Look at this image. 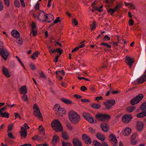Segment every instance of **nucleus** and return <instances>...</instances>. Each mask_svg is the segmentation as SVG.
Returning <instances> with one entry per match:
<instances>
[{"label": "nucleus", "mask_w": 146, "mask_h": 146, "mask_svg": "<svg viewBox=\"0 0 146 146\" xmlns=\"http://www.w3.org/2000/svg\"><path fill=\"white\" fill-rule=\"evenodd\" d=\"M69 119L73 124H77L80 121V117L77 113L72 111L69 113Z\"/></svg>", "instance_id": "nucleus-1"}, {"label": "nucleus", "mask_w": 146, "mask_h": 146, "mask_svg": "<svg viewBox=\"0 0 146 146\" xmlns=\"http://www.w3.org/2000/svg\"><path fill=\"white\" fill-rule=\"evenodd\" d=\"M51 126L53 129L56 132H60L63 131L62 124L58 119L54 120L51 123Z\"/></svg>", "instance_id": "nucleus-2"}, {"label": "nucleus", "mask_w": 146, "mask_h": 146, "mask_svg": "<svg viewBox=\"0 0 146 146\" xmlns=\"http://www.w3.org/2000/svg\"><path fill=\"white\" fill-rule=\"evenodd\" d=\"M54 110L56 111V114L59 116H62L65 114V111L62 108H60L58 105H56L54 106Z\"/></svg>", "instance_id": "nucleus-3"}, {"label": "nucleus", "mask_w": 146, "mask_h": 146, "mask_svg": "<svg viewBox=\"0 0 146 146\" xmlns=\"http://www.w3.org/2000/svg\"><path fill=\"white\" fill-rule=\"evenodd\" d=\"M143 97V95L142 94H139L131 100L130 101L131 104L134 105L137 104L142 99Z\"/></svg>", "instance_id": "nucleus-4"}, {"label": "nucleus", "mask_w": 146, "mask_h": 146, "mask_svg": "<svg viewBox=\"0 0 146 146\" xmlns=\"http://www.w3.org/2000/svg\"><path fill=\"white\" fill-rule=\"evenodd\" d=\"M33 109L34 112V115L38 117V118L39 119H42V114L39 108L36 104H34Z\"/></svg>", "instance_id": "nucleus-5"}, {"label": "nucleus", "mask_w": 146, "mask_h": 146, "mask_svg": "<svg viewBox=\"0 0 146 146\" xmlns=\"http://www.w3.org/2000/svg\"><path fill=\"white\" fill-rule=\"evenodd\" d=\"M0 54L5 60H7L10 53L5 48H2L0 49Z\"/></svg>", "instance_id": "nucleus-6"}, {"label": "nucleus", "mask_w": 146, "mask_h": 146, "mask_svg": "<svg viewBox=\"0 0 146 146\" xmlns=\"http://www.w3.org/2000/svg\"><path fill=\"white\" fill-rule=\"evenodd\" d=\"M115 104V102L114 100H109L104 103V104L106 107V109H110Z\"/></svg>", "instance_id": "nucleus-7"}, {"label": "nucleus", "mask_w": 146, "mask_h": 146, "mask_svg": "<svg viewBox=\"0 0 146 146\" xmlns=\"http://www.w3.org/2000/svg\"><path fill=\"white\" fill-rule=\"evenodd\" d=\"M132 116L130 115H125L122 117V121L125 123H128L132 119Z\"/></svg>", "instance_id": "nucleus-8"}, {"label": "nucleus", "mask_w": 146, "mask_h": 146, "mask_svg": "<svg viewBox=\"0 0 146 146\" xmlns=\"http://www.w3.org/2000/svg\"><path fill=\"white\" fill-rule=\"evenodd\" d=\"M125 60L126 64L129 66L130 68L131 69L132 66L134 62V61L133 60V58L129 56H126Z\"/></svg>", "instance_id": "nucleus-9"}, {"label": "nucleus", "mask_w": 146, "mask_h": 146, "mask_svg": "<svg viewBox=\"0 0 146 146\" xmlns=\"http://www.w3.org/2000/svg\"><path fill=\"white\" fill-rule=\"evenodd\" d=\"M82 138L84 141L88 144H90L91 143V140L90 137L85 134H83Z\"/></svg>", "instance_id": "nucleus-10"}, {"label": "nucleus", "mask_w": 146, "mask_h": 146, "mask_svg": "<svg viewBox=\"0 0 146 146\" xmlns=\"http://www.w3.org/2000/svg\"><path fill=\"white\" fill-rule=\"evenodd\" d=\"M45 16V13L43 11H41L39 13V15L37 16V18L40 21H46V20H44Z\"/></svg>", "instance_id": "nucleus-11"}, {"label": "nucleus", "mask_w": 146, "mask_h": 146, "mask_svg": "<svg viewBox=\"0 0 146 146\" xmlns=\"http://www.w3.org/2000/svg\"><path fill=\"white\" fill-rule=\"evenodd\" d=\"M72 143L74 146H82V144L79 139L77 138L73 139Z\"/></svg>", "instance_id": "nucleus-12"}, {"label": "nucleus", "mask_w": 146, "mask_h": 146, "mask_svg": "<svg viewBox=\"0 0 146 146\" xmlns=\"http://www.w3.org/2000/svg\"><path fill=\"white\" fill-rule=\"evenodd\" d=\"M21 131H20V133L21 138H25L27 136V131L26 129L23 127H21Z\"/></svg>", "instance_id": "nucleus-13"}, {"label": "nucleus", "mask_w": 146, "mask_h": 146, "mask_svg": "<svg viewBox=\"0 0 146 146\" xmlns=\"http://www.w3.org/2000/svg\"><path fill=\"white\" fill-rule=\"evenodd\" d=\"M11 34L13 37L18 38L20 36V35L18 31L15 30H13L11 32Z\"/></svg>", "instance_id": "nucleus-14"}, {"label": "nucleus", "mask_w": 146, "mask_h": 146, "mask_svg": "<svg viewBox=\"0 0 146 146\" xmlns=\"http://www.w3.org/2000/svg\"><path fill=\"white\" fill-rule=\"evenodd\" d=\"M144 124L141 121H138L137 123L136 127L138 131H141L143 129Z\"/></svg>", "instance_id": "nucleus-15"}, {"label": "nucleus", "mask_w": 146, "mask_h": 146, "mask_svg": "<svg viewBox=\"0 0 146 146\" xmlns=\"http://www.w3.org/2000/svg\"><path fill=\"white\" fill-rule=\"evenodd\" d=\"M96 137L102 141H104L105 139V136L102 134L100 132L98 133L96 135Z\"/></svg>", "instance_id": "nucleus-16"}, {"label": "nucleus", "mask_w": 146, "mask_h": 146, "mask_svg": "<svg viewBox=\"0 0 146 146\" xmlns=\"http://www.w3.org/2000/svg\"><path fill=\"white\" fill-rule=\"evenodd\" d=\"M2 72L3 74L6 77L9 78L10 76V75L8 69L4 66H3L2 68Z\"/></svg>", "instance_id": "nucleus-17"}, {"label": "nucleus", "mask_w": 146, "mask_h": 146, "mask_svg": "<svg viewBox=\"0 0 146 146\" xmlns=\"http://www.w3.org/2000/svg\"><path fill=\"white\" fill-rule=\"evenodd\" d=\"M101 127L102 130L105 132H108L109 129V127L107 126V124L104 123H102Z\"/></svg>", "instance_id": "nucleus-18"}, {"label": "nucleus", "mask_w": 146, "mask_h": 146, "mask_svg": "<svg viewBox=\"0 0 146 146\" xmlns=\"http://www.w3.org/2000/svg\"><path fill=\"white\" fill-rule=\"evenodd\" d=\"M32 27V32L33 33V35L34 36H35L37 34V30L36 29V26L35 23L33 22V23Z\"/></svg>", "instance_id": "nucleus-19"}, {"label": "nucleus", "mask_w": 146, "mask_h": 146, "mask_svg": "<svg viewBox=\"0 0 146 146\" xmlns=\"http://www.w3.org/2000/svg\"><path fill=\"white\" fill-rule=\"evenodd\" d=\"M20 93L21 94H24L27 93V90L26 86H23L19 89Z\"/></svg>", "instance_id": "nucleus-20"}, {"label": "nucleus", "mask_w": 146, "mask_h": 146, "mask_svg": "<svg viewBox=\"0 0 146 146\" xmlns=\"http://www.w3.org/2000/svg\"><path fill=\"white\" fill-rule=\"evenodd\" d=\"M131 128L129 127H126L124 130L123 134L125 136L128 135L131 133Z\"/></svg>", "instance_id": "nucleus-21"}, {"label": "nucleus", "mask_w": 146, "mask_h": 146, "mask_svg": "<svg viewBox=\"0 0 146 146\" xmlns=\"http://www.w3.org/2000/svg\"><path fill=\"white\" fill-rule=\"evenodd\" d=\"M59 139V137L57 135L54 136L53 137L52 141V144L53 145H56L57 144V141Z\"/></svg>", "instance_id": "nucleus-22"}, {"label": "nucleus", "mask_w": 146, "mask_h": 146, "mask_svg": "<svg viewBox=\"0 0 146 146\" xmlns=\"http://www.w3.org/2000/svg\"><path fill=\"white\" fill-rule=\"evenodd\" d=\"M110 137L111 138V141L114 142V144L115 145L117 143V139L116 137L114 135L111 134L110 135Z\"/></svg>", "instance_id": "nucleus-23"}, {"label": "nucleus", "mask_w": 146, "mask_h": 146, "mask_svg": "<svg viewBox=\"0 0 146 146\" xmlns=\"http://www.w3.org/2000/svg\"><path fill=\"white\" fill-rule=\"evenodd\" d=\"M146 116V111H143L137 115L138 118H142Z\"/></svg>", "instance_id": "nucleus-24"}, {"label": "nucleus", "mask_w": 146, "mask_h": 146, "mask_svg": "<svg viewBox=\"0 0 146 146\" xmlns=\"http://www.w3.org/2000/svg\"><path fill=\"white\" fill-rule=\"evenodd\" d=\"M62 136L63 139L65 140H68L69 138V137L67 133L65 131H63L62 132Z\"/></svg>", "instance_id": "nucleus-25"}, {"label": "nucleus", "mask_w": 146, "mask_h": 146, "mask_svg": "<svg viewBox=\"0 0 146 146\" xmlns=\"http://www.w3.org/2000/svg\"><path fill=\"white\" fill-rule=\"evenodd\" d=\"M145 77L143 76V75L140 76L139 78L137 79V82L139 83H142L146 81V80H145Z\"/></svg>", "instance_id": "nucleus-26"}, {"label": "nucleus", "mask_w": 146, "mask_h": 146, "mask_svg": "<svg viewBox=\"0 0 146 146\" xmlns=\"http://www.w3.org/2000/svg\"><path fill=\"white\" fill-rule=\"evenodd\" d=\"M90 106L92 108L96 109L100 108L101 107L100 104L95 103H93L91 104Z\"/></svg>", "instance_id": "nucleus-27"}, {"label": "nucleus", "mask_w": 146, "mask_h": 146, "mask_svg": "<svg viewBox=\"0 0 146 146\" xmlns=\"http://www.w3.org/2000/svg\"><path fill=\"white\" fill-rule=\"evenodd\" d=\"M135 106H132L128 107L126 108L127 111L129 113L132 112L135 109Z\"/></svg>", "instance_id": "nucleus-28"}, {"label": "nucleus", "mask_w": 146, "mask_h": 146, "mask_svg": "<svg viewBox=\"0 0 146 146\" xmlns=\"http://www.w3.org/2000/svg\"><path fill=\"white\" fill-rule=\"evenodd\" d=\"M61 100L63 102L67 104H71L72 102V101L67 99H61Z\"/></svg>", "instance_id": "nucleus-29"}, {"label": "nucleus", "mask_w": 146, "mask_h": 146, "mask_svg": "<svg viewBox=\"0 0 146 146\" xmlns=\"http://www.w3.org/2000/svg\"><path fill=\"white\" fill-rule=\"evenodd\" d=\"M39 131L40 134H42V135H44L45 133V130L44 129L42 125H40L39 127Z\"/></svg>", "instance_id": "nucleus-30"}, {"label": "nucleus", "mask_w": 146, "mask_h": 146, "mask_svg": "<svg viewBox=\"0 0 146 146\" xmlns=\"http://www.w3.org/2000/svg\"><path fill=\"white\" fill-rule=\"evenodd\" d=\"M9 115V113L6 112L0 113V117H1L8 118Z\"/></svg>", "instance_id": "nucleus-31"}, {"label": "nucleus", "mask_w": 146, "mask_h": 146, "mask_svg": "<svg viewBox=\"0 0 146 146\" xmlns=\"http://www.w3.org/2000/svg\"><path fill=\"white\" fill-rule=\"evenodd\" d=\"M39 53L38 51H36L34 52L32 55L31 56V58L33 60H35L36 58H37L38 56Z\"/></svg>", "instance_id": "nucleus-32"}, {"label": "nucleus", "mask_w": 146, "mask_h": 146, "mask_svg": "<svg viewBox=\"0 0 146 146\" xmlns=\"http://www.w3.org/2000/svg\"><path fill=\"white\" fill-rule=\"evenodd\" d=\"M96 117L98 120L104 121L103 114H98L97 115H96Z\"/></svg>", "instance_id": "nucleus-33"}, {"label": "nucleus", "mask_w": 146, "mask_h": 146, "mask_svg": "<svg viewBox=\"0 0 146 146\" xmlns=\"http://www.w3.org/2000/svg\"><path fill=\"white\" fill-rule=\"evenodd\" d=\"M103 117L104 121H105V120H109L111 118V116L108 114H103Z\"/></svg>", "instance_id": "nucleus-34"}, {"label": "nucleus", "mask_w": 146, "mask_h": 146, "mask_svg": "<svg viewBox=\"0 0 146 146\" xmlns=\"http://www.w3.org/2000/svg\"><path fill=\"white\" fill-rule=\"evenodd\" d=\"M140 109L144 111H146V103L145 102L143 103L141 105Z\"/></svg>", "instance_id": "nucleus-35"}, {"label": "nucleus", "mask_w": 146, "mask_h": 146, "mask_svg": "<svg viewBox=\"0 0 146 146\" xmlns=\"http://www.w3.org/2000/svg\"><path fill=\"white\" fill-rule=\"evenodd\" d=\"M83 117L86 120L91 116V115L90 113L86 112L83 113Z\"/></svg>", "instance_id": "nucleus-36"}, {"label": "nucleus", "mask_w": 146, "mask_h": 146, "mask_svg": "<svg viewBox=\"0 0 146 146\" xmlns=\"http://www.w3.org/2000/svg\"><path fill=\"white\" fill-rule=\"evenodd\" d=\"M107 11L108 14L112 15L113 13L115 12V10L112 8H110L107 9Z\"/></svg>", "instance_id": "nucleus-37"}, {"label": "nucleus", "mask_w": 146, "mask_h": 146, "mask_svg": "<svg viewBox=\"0 0 146 146\" xmlns=\"http://www.w3.org/2000/svg\"><path fill=\"white\" fill-rule=\"evenodd\" d=\"M91 31L94 30L96 28V21H94L92 22V25H90Z\"/></svg>", "instance_id": "nucleus-38"}, {"label": "nucleus", "mask_w": 146, "mask_h": 146, "mask_svg": "<svg viewBox=\"0 0 146 146\" xmlns=\"http://www.w3.org/2000/svg\"><path fill=\"white\" fill-rule=\"evenodd\" d=\"M108 61L106 60L103 63V66L102 67V68L104 69L107 68L108 67Z\"/></svg>", "instance_id": "nucleus-39"}, {"label": "nucleus", "mask_w": 146, "mask_h": 146, "mask_svg": "<svg viewBox=\"0 0 146 146\" xmlns=\"http://www.w3.org/2000/svg\"><path fill=\"white\" fill-rule=\"evenodd\" d=\"M93 143L95 146H102V143L101 144L100 142L95 140L93 141Z\"/></svg>", "instance_id": "nucleus-40"}, {"label": "nucleus", "mask_w": 146, "mask_h": 146, "mask_svg": "<svg viewBox=\"0 0 146 146\" xmlns=\"http://www.w3.org/2000/svg\"><path fill=\"white\" fill-rule=\"evenodd\" d=\"M101 45H103L106 46L105 48L107 47L108 48H111V46L110 45L108 44L107 43L104 42H102L100 43Z\"/></svg>", "instance_id": "nucleus-41"}, {"label": "nucleus", "mask_w": 146, "mask_h": 146, "mask_svg": "<svg viewBox=\"0 0 146 146\" xmlns=\"http://www.w3.org/2000/svg\"><path fill=\"white\" fill-rule=\"evenodd\" d=\"M115 0H105V2L108 4L112 5Z\"/></svg>", "instance_id": "nucleus-42"}, {"label": "nucleus", "mask_w": 146, "mask_h": 146, "mask_svg": "<svg viewBox=\"0 0 146 146\" xmlns=\"http://www.w3.org/2000/svg\"><path fill=\"white\" fill-rule=\"evenodd\" d=\"M48 15H50L51 16V18L52 19V20H53L54 19V17L52 15H51V14H50V15L49 14H45V16L44 17V20H46H46L48 19Z\"/></svg>", "instance_id": "nucleus-43"}, {"label": "nucleus", "mask_w": 146, "mask_h": 146, "mask_svg": "<svg viewBox=\"0 0 146 146\" xmlns=\"http://www.w3.org/2000/svg\"><path fill=\"white\" fill-rule=\"evenodd\" d=\"M87 120H88L90 123H93L94 122V119L91 116L89 118H88Z\"/></svg>", "instance_id": "nucleus-44"}, {"label": "nucleus", "mask_w": 146, "mask_h": 146, "mask_svg": "<svg viewBox=\"0 0 146 146\" xmlns=\"http://www.w3.org/2000/svg\"><path fill=\"white\" fill-rule=\"evenodd\" d=\"M131 144L132 145H136L137 144V141L135 139H131Z\"/></svg>", "instance_id": "nucleus-45"}, {"label": "nucleus", "mask_w": 146, "mask_h": 146, "mask_svg": "<svg viewBox=\"0 0 146 146\" xmlns=\"http://www.w3.org/2000/svg\"><path fill=\"white\" fill-rule=\"evenodd\" d=\"M22 100L24 101L27 102L28 101V98L26 95L25 94L22 96Z\"/></svg>", "instance_id": "nucleus-46"}, {"label": "nucleus", "mask_w": 146, "mask_h": 146, "mask_svg": "<svg viewBox=\"0 0 146 146\" xmlns=\"http://www.w3.org/2000/svg\"><path fill=\"white\" fill-rule=\"evenodd\" d=\"M66 126L67 127V128L70 130H72V127L71 126V124L69 123H66Z\"/></svg>", "instance_id": "nucleus-47"}, {"label": "nucleus", "mask_w": 146, "mask_h": 146, "mask_svg": "<svg viewBox=\"0 0 146 146\" xmlns=\"http://www.w3.org/2000/svg\"><path fill=\"white\" fill-rule=\"evenodd\" d=\"M15 5V6L19 7H20V4L19 1L17 0H15L14 1Z\"/></svg>", "instance_id": "nucleus-48"}, {"label": "nucleus", "mask_w": 146, "mask_h": 146, "mask_svg": "<svg viewBox=\"0 0 146 146\" xmlns=\"http://www.w3.org/2000/svg\"><path fill=\"white\" fill-rule=\"evenodd\" d=\"M50 48H51L50 47H49V52L50 54H52V53H55L56 52H57L56 49H54L53 50H50Z\"/></svg>", "instance_id": "nucleus-49"}, {"label": "nucleus", "mask_w": 146, "mask_h": 146, "mask_svg": "<svg viewBox=\"0 0 146 146\" xmlns=\"http://www.w3.org/2000/svg\"><path fill=\"white\" fill-rule=\"evenodd\" d=\"M13 124H11L9 125L8 126V131H11L13 128Z\"/></svg>", "instance_id": "nucleus-50"}, {"label": "nucleus", "mask_w": 146, "mask_h": 146, "mask_svg": "<svg viewBox=\"0 0 146 146\" xmlns=\"http://www.w3.org/2000/svg\"><path fill=\"white\" fill-rule=\"evenodd\" d=\"M90 91L92 92H94L96 91V89L94 87L92 86H91L89 87Z\"/></svg>", "instance_id": "nucleus-51"}, {"label": "nucleus", "mask_w": 146, "mask_h": 146, "mask_svg": "<svg viewBox=\"0 0 146 146\" xmlns=\"http://www.w3.org/2000/svg\"><path fill=\"white\" fill-rule=\"evenodd\" d=\"M60 17H58L57 18L54 20L53 24L57 23L58 22H60L61 21L60 20Z\"/></svg>", "instance_id": "nucleus-52"}, {"label": "nucleus", "mask_w": 146, "mask_h": 146, "mask_svg": "<svg viewBox=\"0 0 146 146\" xmlns=\"http://www.w3.org/2000/svg\"><path fill=\"white\" fill-rule=\"evenodd\" d=\"M81 101L84 103L90 102L89 100L85 99H82L81 100Z\"/></svg>", "instance_id": "nucleus-53"}, {"label": "nucleus", "mask_w": 146, "mask_h": 146, "mask_svg": "<svg viewBox=\"0 0 146 146\" xmlns=\"http://www.w3.org/2000/svg\"><path fill=\"white\" fill-rule=\"evenodd\" d=\"M72 23L75 26H77L78 24V21L75 19H73Z\"/></svg>", "instance_id": "nucleus-54"}, {"label": "nucleus", "mask_w": 146, "mask_h": 146, "mask_svg": "<svg viewBox=\"0 0 146 146\" xmlns=\"http://www.w3.org/2000/svg\"><path fill=\"white\" fill-rule=\"evenodd\" d=\"M6 5L9 7V0H3Z\"/></svg>", "instance_id": "nucleus-55"}, {"label": "nucleus", "mask_w": 146, "mask_h": 146, "mask_svg": "<svg viewBox=\"0 0 146 146\" xmlns=\"http://www.w3.org/2000/svg\"><path fill=\"white\" fill-rule=\"evenodd\" d=\"M78 78L80 80H81L82 79H84V80H85L86 81H90V80L88 79V78H84V77H78Z\"/></svg>", "instance_id": "nucleus-56"}, {"label": "nucleus", "mask_w": 146, "mask_h": 146, "mask_svg": "<svg viewBox=\"0 0 146 146\" xmlns=\"http://www.w3.org/2000/svg\"><path fill=\"white\" fill-rule=\"evenodd\" d=\"M80 90L82 91H84L87 90V88L84 86H82L80 87Z\"/></svg>", "instance_id": "nucleus-57"}, {"label": "nucleus", "mask_w": 146, "mask_h": 146, "mask_svg": "<svg viewBox=\"0 0 146 146\" xmlns=\"http://www.w3.org/2000/svg\"><path fill=\"white\" fill-rule=\"evenodd\" d=\"M89 131L92 133H94L95 132V130L93 128L90 127L88 128Z\"/></svg>", "instance_id": "nucleus-58"}, {"label": "nucleus", "mask_w": 146, "mask_h": 146, "mask_svg": "<svg viewBox=\"0 0 146 146\" xmlns=\"http://www.w3.org/2000/svg\"><path fill=\"white\" fill-rule=\"evenodd\" d=\"M7 135L8 137L10 138L13 139H14L15 138V137L11 133H9Z\"/></svg>", "instance_id": "nucleus-59"}, {"label": "nucleus", "mask_w": 146, "mask_h": 146, "mask_svg": "<svg viewBox=\"0 0 146 146\" xmlns=\"http://www.w3.org/2000/svg\"><path fill=\"white\" fill-rule=\"evenodd\" d=\"M74 97L77 99H81L82 98V96L76 94H74Z\"/></svg>", "instance_id": "nucleus-60"}, {"label": "nucleus", "mask_w": 146, "mask_h": 146, "mask_svg": "<svg viewBox=\"0 0 146 146\" xmlns=\"http://www.w3.org/2000/svg\"><path fill=\"white\" fill-rule=\"evenodd\" d=\"M57 52H58L60 55L62 53V49H61L60 48H58L56 49Z\"/></svg>", "instance_id": "nucleus-61"}, {"label": "nucleus", "mask_w": 146, "mask_h": 146, "mask_svg": "<svg viewBox=\"0 0 146 146\" xmlns=\"http://www.w3.org/2000/svg\"><path fill=\"white\" fill-rule=\"evenodd\" d=\"M133 24V21L132 19H130L129 21V24L131 26Z\"/></svg>", "instance_id": "nucleus-62"}, {"label": "nucleus", "mask_w": 146, "mask_h": 146, "mask_svg": "<svg viewBox=\"0 0 146 146\" xmlns=\"http://www.w3.org/2000/svg\"><path fill=\"white\" fill-rule=\"evenodd\" d=\"M103 98L101 96L97 97L95 99V100L97 101H98L99 100H102Z\"/></svg>", "instance_id": "nucleus-63"}, {"label": "nucleus", "mask_w": 146, "mask_h": 146, "mask_svg": "<svg viewBox=\"0 0 146 146\" xmlns=\"http://www.w3.org/2000/svg\"><path fill=\"white\" fill-rule=\"evenodd\" d=\"M35 8L36 10H39V4L38 3H37L36 4Z\"/></svg>", "instance_id": "nucleus-64"}]
</instances>
